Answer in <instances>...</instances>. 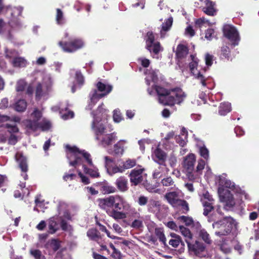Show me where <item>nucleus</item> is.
<instances>
[{"label":"nucleus","instance_id":"obj_11","mask_svg":"<svg viewBox=\"0 0 259 259\" xmlns=\"http://www.w3.org/2000/svg\"><path fill=\"white\" fill-rule=\"evenodd\" d=\"M53 81L50 74H46L43 77L42 83H38L35 91L36 98L39 100L46 98L51 91Z\"/></svg>","mask_w":259,"mask_h":259},{"label":"nucleus","instance_id":"obj_15","mask_svg":"<svg viewBox=\"0 0 259 259\" xmlns=\"http://www.w3.org/2000/svg\"><path fill=\"white\" fill-rule=\"evenodd\" d=\"M146 48L151 53L157 54L162 50L160 43L155 41L154 36L152 32H148L146 38Z\"/></svg>","mask_w":259,"mask_h":259},{"label":"nucleus","instance_id":"obj_55","mask_svg":"<svg viewBox=\"0 0 259 259\" xmlns=\"http://www.w3.org/2000/svg\"><path fill=\"white\" fill-rule=\"evenodd\" d=\"M199 153L200 155L204 159H207L209 157L208 150L204 146H201L199 148Z\"/></svg>","mask_w":259,"mask_h":259},{"label":"nucleus","instance_id":"obj_53","mask_svg":"<svg viewBox=\"0 0 259 259\" xmlns=\"http://www.w3.org/2000/svg\"><path fill=\"white\" fill-rule=\"evenodd\" d=\"M6 57L8 59H14L16 58L17 55V53L13 50L5 49Z\"/></svg>","mask_w":259,"mask_h":259},{"label":"nucleus","instance_id":"obj_61","mask_svg":"<svg viewBox=\"0 0 259 259\" xmlns=\"http://www.w3.org/2000/svg\"><path fill=\"white\" fill-rule=\"evenodd\" d=\"M168 161L171 167L175 166L177 162L176 156L173 154H170L168 157Z\"/></svg>","mask_w":259,"mask_h":259},{"label":"nucleus","instance_id":"obj_30","mask_svg":"<svg viewBox=\"0 0 259 259\" xmlns=\"http://www.w3.org/2000/svg\"><path fill=\"white\" fill-rule=\"evenodd\" d=\"M173 22V19L171 17L168 18L162 24L161 30H160V35L161 37L165 36V32L168 31L171 28Z\"/></svg>","mask_w":259,"mask_h":259},{"label":"nucleus","instance_id":"obj_62","mask_svg":"<svg viewBox=\"0 0 259 259\" xmlns=\"http://www.w3.org/2000/svg\"><path fill=\"white\" fill-rule=\"evenodd\" d=\"M78 176L81 179V181L85 185H87L90 183V180L88 177L84 176L81 171H78Z\"/></svg>","mask_w":259,"mask_h":259},{"label":"nucleus","instance_id":"obj_41","mask_svg":"<svg viewBox=\"0 0 259 259\" xmlns=\"http://www.w3.org/2000/svg\"><path fill=\"white\" fill-rule=\"evenodd\" d=\"M87 236L91 240L98 241L100 239V233L95 229H91L87 232Z\"/></svg>","mask_w":259,"mask_h":259},{"label":"nucleus","instance_id":"obj_64","mask_svg":"<svg viewBox=\"0 0 259 259\" xmlns=\"http://www.w3.org/2000/svg\"><path fill=\"white\" fill-rule=\"evenodd\" d=\"M213 33L214 30L213 29H208L205 33V38L209 40H211L213 37L212 34Z\"/></svg>","mask_w":259,"mask_h":259},{"label":"nucleus","instance_id":"obj_32","mask_svg":"<svg viewBox=\"0 0 259 259\" xmlns=\"http://www.w3.org/2000/svg\"><path fill=\"white\" fill-rule=\"evenodd\" d=\"M188 53V49L187 47L183 45H179L177 48L176 55L180 59L185 58Z\"/></svg>","mask_w":259,"mask_h":259},{"label":"nucleus","instance_id":"obj_57","mask_svg":"<svg viewBox=\"0 0 259 259\" xmlns=\"http://www.w3.org/2000/svg\"><path fill=\"white\" fill-rule=\"evenodd\" d=\"M30 253L35 259H45L44 256L39 250L32 249L30 250Z\"/></svg>","mask_w":259,"mask_h":259},{"label":"nucleus","instance_id":"obj_3","mask_svg":"<svg viewBox=\"0 0 259 259\" xmlns=\"http://www.w3.org/2000/svg\"><path fill=\"white\" fill-rule=\"evenodd\" d=\"M226 175L223 174L219 177L218 194L220 201L224 203V208L229 210L235 205V201L233 195L228 190L225 188L234 190L235 188L234 183L227 179Z\"/></svg>","mask_w":259,"mask_h":259},{"label":"nucleus","instance_id":"obj_19","mask_svg":"<svg viewBox=\"0 0 259 259\" xmlns=\"http://www.w3.org/2000/svg\"><path fill=\"white\" fill-rule=\"evenodd\" d=\"M144 170V169L142 168L132 170L130 175L131 182L137 185L144 182L146 177V175L143 173Z\"/></svg>","mask_w":259,"mask_h":259},{"label":"nucleus","instance_id":"obj_17","mask_svg":"<svg viewBox=\"0 0 259 259\" xmlns=\"http://www.w3.org/2000/svg\"><path fill=\"white\" fill-rule=\"evenodd\" d=\"M224 35L228 38L234 46L237 45L239 40L238 32L236 28L230 25H226L224 27Z\"/></svg>","mask_w":259,"mask_h":259},{"label":"nucleus","instance_id":"obj_29","mask_svg":"<svg viewBox=\"0 0 259 259\" xmlns=\"http://www.w3.org/2000/svg\"><path fill=\"white\" fill-rule=\"evenodd\" d=\"M57 218L53 217L50 219L49 222V229L50 233H54L56 231L59 230L60 227H61V223L60 225L57 223ZM59 221L61 222L60 219Z\"/></svg>","mask_w":259,"mask_h":259},{"label":"nucleus","instance_id":"obj_33","mask_svg":"<svg viewBox=\"0 0 259 259\" xmlns=\"http://www.w3.org/2000/svg\"><path fill=\"white\" fill-rule=\"evenodd\" d=\"M147 77H146V82L147 85H150V81H152L155 82L157 79V72L155 70H146L145 71Z\"/></svg>","mask_w":259,"mask_h":259},{"label":"nucleus","instance_id":"obj_12","mask_svg":"<svg viewBox=\"0 0 259 259\" xmlns=\"http://www.w3.org/2000/svg\"><path fill=\"white\" fill-rule=\"evenodd\" d=\"M187 246L190 254L199 257L208 256L205 245L200 241L193 239L190 242H188Z\"/></svg>","mask_w":259,"mask_h":259},{"label":"nucleus","instance_id":"obj_63","mask_svg":"<svg viewBox=\"0 0 259 259\" xmlns=\"http://www.w3.org/2000/svg\"><path fill=\"white\" fill-rule=\"evenodd\" d=\"M148 198L144 196H140L138 200V203L140 205H145L148 202Z\"/></svg>","mask_w":259,"mask_h":259},{"label":"nucleus","instance_id":"obj_36","mask_svg":"<svg viewBox=\"0 0 259 259\" xmlns=\"http://www.w3.org/2000/svg\"><path fill=\"white\" fill-rule=\"evenodd\" d=\"M179 228L182 235L185 237V241L188 244V242H189L193 239L192 233L189 229L183 226H180Z\"/></svg>","mask_w":259,"mask_h":259},{"label":"nucleus","instance_id":"obj_39","mask_svg":"<svg viewBox=\"0 0 259 259\" xmlns=\"http://www.w3.org/2000/svg\"><path fill=\"white\" fill-rule=\"evenodd\" d=\"M59 109H60L61 111V113L62 114V118L64 119H69V118H72L74 116V113L72 112V111H68L67 113H63L62 112L63 111L64 109H65V110H67V108H63V107H57V106H56V107H53L52 108V110L53 111H58Z\"/></svg>","mask_w":259,"mask_h":259},{"label":"nucleus","instance_id":"obj_45","mask_svg":"<svg viewBox=\"0 0 259 259\" xmlns=\"http://www.w3.org/2000/svg\"><path fill=\"white\" fill-rule=\"evenodd\" d=\"M27 107V103L24 100H19L15 105V109L18 112L24 111Z\"/></svg>","mask_w":259,"mask_h":259},{"label":"nucleus","instance_id":"obj_25","mask_svg":"<svg viewBox=\"0 0 259 259\" xmlns=\"http://www.w3.org/2000/svg\"><path fill=\"white\" fill-rule=\"evenodd\" d=\"M157 168H155L153 173V177L154 179H160L163 176L167 174L168 169L165 163L159 164Z\"/></svg>","mask_w":259,"mask_h":259},{"label":"nucleus","instance_id":"obj_49","mask_svg":"<svg viewBox=\"0 0 259 259\" xmlns=\"http://www.w3.org/2000/svg\"><path fill=\"white\" fill-rule=\"evenodd\" d=\"M136 164V161L135 159H128L125 161L123 162L122 167L124 170L126 169L132 168Z\"/></svg>","mask_w":259,"mask_h":259},{"label":"nucleus","instance_id":"obj_50","mask_svg":"<svg viewBox=\"0 0 259 259\" xmlns=\"http://www.w3.org/2000/svg\"><path fill=\"white\" fill-rule=\"evenodd\" d=\"M101 190L105 194L114 193L116 192V189L113 186L105 184L101 187Z\"/></svg>","mask_w":259,"mask_h":259},{"label":"nucleus","instance_id":"obj_18","mask_svg":"<svg viewBox=\"0 0 259 259\" xmlns=\"http://www.w3.org/2000/svg\"><path fill=\"white\" fill-rule=\"evenodd\" d=\"M59 45L62 48L64 51L66 52H73L81 48L83 43L81 40L75 39L69 42H63L61 41L59 42Z\"/></svg>","mask_w":259,"mask_h":259},{"label":"nucleus","instance_id":"obj_34","mask_svg":"<svg viewBox=\"0 0 259 259\" xmlns=\"http://www.w3.org/2000/svg\"><path fill=\"white\" fill-rule=\"evenodd\" d=\"M154 89L156 91V93H157V94L158 95L159 102L160 104H162V102H161V101L160 100V98L162 97H165V98H164V101L165 100V101H166V100L167 99V97L168 96V94L169 91H167V90H165V89H164L161 87H159V86H155Z\"/></svg>","mask_w":259,"mask_h":259},{"label":"nucleus","instance_id":"obj_37","mask_svg":"<svg viewBox=\"0 0 259 259\" xmlns=\"http://www.w3.org/2000/svg\"><path fill=\"white\" fill-rule=\"evenodd\" d=\"M170 236L172 238L169 241V244L172 247L176 248L179 245L180 243L184 245L179 235L175 233H171Z\"/></svg>","mask_w":259,"mask_h":259},{"label":"nucleus","instance_id":"obj_1","mask_svg":"<svg viewBox=\"0 0 259 259\" xmlns=\"http://www.w3.org/2000/svg\"><path fill=\"white\" fill-rule=\"evenodd\" d=\"M67 157L69 165L76 167L82 165L83 171L91 177L96 178L100 176L98 169L94 165L91 155L84 150L80 151L76 147L66 146Z\"/></svg>","mask_w":259,"mask_h":259},{"label":"nucleus","instance_id":"obj_4","mask_svg":"<svg viewBox=\"0 0 259 259\" xmlns=\"http://www.w3.org/2000/svg\"><path fill=\"white\" fill-rule=\"evenodd\" d=\"M24 124L27 130L35 131L38 129L42 131L48 130L51 127V123L42 117V114L37 109H35L30 114V119L26 120Z\"/></svg>","mask_w":259,"mask_h":259},{"label":"nucleus","instance_id":"obj_27","mask_svg":"<svg viewBox=\"0 0 259 259\" xmlns=\"http://www.w3.org/2000/svg\"><path fill=\"white\" fill-rule=\"evenodd\" d=\"M127 179L124 177H120L116 180L115 185L121 192H124L127 190Z\"/></svg>","mask_w":259,"mask_h":259},{"label":"nucleus","instance_id":"obj_2","mask_svg":"<svg viewBox=\"0 0 259 259\" xmlns=\"http://www.w3.org/2000/svg\"><path fill=\"white\" fill-rule=\"evenodd\" d=\"M103 109L99 107L97 113L94 114V120L92 128L96 138L101 142L104 146L111 144L112 142L116 139V134L114 133L108 134L107 122L106 119V114L102 111Z\"/></svg>","mask_w":259,"mask_h":259},{"label":"nucleus","instance_id":"obj_31","mask_svg":"<svg viewBox=\"0 0 259 259\" xmlns=\"http://www.w3.org/2000/svg\"><path fill=\"white\" fill-rule=\"evenodd\" d=\"M205 165V161L202 159L199 160L196 170L194 169L193 176L194 180H196L202 174V170L204 169Z\"/></svg>","mask_w":259,"mask_h":259},{"label":"nucleus","instance_id":"obj_58","mask_svg":"<svg viewBox=\"0 0 259 259\" xmlns=\"http://www.w3.org/2000/svg\"><path fill=\"white\" fill-rule=\"evenodd\" d=\"M213 56L209 54H206L205 55V62L207 68L211 66L212 64Z\"/></svg>","mask_w":259,"mask_h":259},{"label":"nucleus","instance_id":"obj_43","mask_svg":"<svg viewBox=\"0 0 259 259\" xmlns=\"http://www.w3.org/2000/svg\"><path fill=\"white\" fill-rule=\"evenodd\" d=\"M12 63L14 67H23L26 66V61L23 58L16 57L13 59Z\"/></svg>","mask_w":259,"mask_h":259},{"label":"nucleus","instance_id":"obj_22","mask_svg":"<svg viewBox=\"0 0 259 259\" xmlns=\"http://www.w3.org/2000/svg\"><path fill=\"white\" fill-rule=\"evenodd\" d=\"M0 127H3L7 129V131L11 134L8 139V143L11 145H15L18 141L17 137L14 134L18 132V128L15 124H10L8 123H2L0 125Z\"/></svg>","mask_w":259,"mask_h":259},{"label":"nucleus","instance_id":"obj_9","mask_svg":"<svg viewBox=\"0 0 259 259\" xmlns=\"http://www.w3.org/2000/svg\"><path fill=\"white\" fill-rule=\"evenodd\" d=\"M185 97L186 95L182 89L176 88L169 91L166 101H164V97H161L160 100L163 105L172 106L175 104H180Z\"/></svg>","mask_w":259,"mask_h":259},{"label":"nucleus","instance_id":"obj_40","mask_svg":"<svg viewBox=\"0 0 259 259\" xmlns=\"http://www.w3.org/2000/svg\"><path fill=\"white\" fill-rule=\"evenodd\" d=\"M199 237L201 238L206 243L210 244L211 243V240L209 234L204 229H200L198 231Z\"/></svg>","mask_w":259,"mask_h":259},{"label":"nucleus","instance_id":"obj_56","mask_svg":"<svg viewBox=\"0 0 259 259\" xmlns=\"http://www.w3.org/2000/svg\"><path fill=\"white\" fill-rule=\"evenodd\" d=\"M113 120L116 122H119L122 119L121 113L118 109H115L113 111Z\"/></svg>","mask_w":259,"mask_h":259},{"label":"nucleus","instance_id":"obj_54","mask_svg":"<svg viewBox=\"0 0 259 259\" xmlns=\"http://www.w3.org/2000/svg\"><path fill=\"white\" fill-rule=\"evenodd\" d=\"M56 21L58 24H62L64 23L63 13L59 9H57Z\"/></svg>","mask_w":259,"mask_h":259},{"label":"nucleus","instance_id":"obj_21","mask_svg":"<svg viewBox=\"0 0 259 259\" xmlns=\"http://www.w3.org/2000/svg\"><path fill=\"white\" fill-rule=\"evenodd\" d=\"M115 198L118 200L114 203V208L116 209L125 211L129 213L134 207L126 201L122 197L119 195H115Z\"/></svg>","mask_w":259,"mask_h":259},{"label":"nucleus","instance_id":"obj_13","mask_svg":"<svg viewBox=\"0 0 259 259\" xmlns=\"http://www.w3.org/2000/svg\"><path fill=\"white\" fill-rule=\"evenodd\" d=\"M195 161L196 158L194 154H189L184 157L183 162V170L186 174L188 178L191 181L194 180L192 174L194 169Z\"/></svg>","mask_w":259,"mask_h":259},{"label":"nucleus","instance_id":"obj_20","mask_svg":"<svg viewBox=\"0 0 259 259\" xmlns=\"http://www.w3.org/2000/svg\"><path fill=\"white\" fill-rule=\"evenodd\" d=\"M118 201L117 199L115 198V195L110 196L105 198L99 199V205L108 213L109 210L114 208V203L117 202Z\"/></svg>","mask_w":259,"mask_h":259},{"label":"nucleus","instance_id":"obj_35","mask_svg":"<svg viewBox=\"0 0 259 259\" xmlns=\"http://www.w3.org/2000/svg\"><path fill=\"white\" fill-rule=\"evenodd\" d=\"M126 143L125 140H120L114 145L113 153L116 155H122L124 152V144Z\"/></svg>","mask_w":259,"mask_h":259},{"label":"nucleus","instance_id":"obj_42","mask_svg":"<svg viewBox=\"0 0 259 259\" xmlns=\"http://www.w3.org/2000/svg\"><path fill=\"white\" fill-rule=\"evenodd\" d=\"M161 184L163 187L168 188H172L175 186V182L170 177L163 178L161 181Z\"/></svg>","mask_w":259,"mask_h":259},{"label":"nucleus","instance_id":"obj_44","mask_svg":"<svg viewBox=\"0 0 259 259\" xmlns=\"http://www.w3.org/2000/svg\"><path fill=\"white\" fill-rule=\"evenodd\" d=\"M107 172L110 175L112 176L117 172L122 173L124 171V168L122 166H114L111 167L110 166L106 167Z\"/></svg>","mask_w":259,"mask_h":259},{"label":"nucleus","instance_id":"obj_46","mask_svg":"<svg viewBox=\"0 0 259 259\" xmlns=\"http://www.w3.org/2000/svg\"><path fill=\"white\" fill-rule=\"evenodd\" d=\"M229 240H222L220 244V249L222 252L225 254L229 253L231 252V249L229 245Z\"/></svg>","mask_w":259,"mask_h":259},{"label":"nucleus","instance_id":"obj_23","mask_svg":"<svg viewBox=\"0 0 259 259\" xmlns=\"http://www.w3.org/2000/svg\"><path fill=\"white\" fill-rule=\"evenodd\" d=\"M15 158L18 162L22 171L23 172L22 174V176L24 178V179L26 180L27 179V175L26 174V172L28 170L26 159L23 155L22 153L20 152H17L16 154Z\"/></svg>","mask_w":259,"mask_h":259},{"label":"nucleus","instance_id":"obj_26","mask_svg":"<svg viewBox=\"0 0 259 259\" xmlns=\"http://www.w3.org/2000/svg\"><path fill=\"white\" fill-rule=\"evenodd\" d=\"M152 157L154 161L159 164H162L165 162L166 154L162 150L157 148L154 150Z\"/></svg>","mask_w":259,"mask_h":259},{"label":"nucleus","instance_id":"obj_7","mask_svg":"<svg viewBox=\"0 0 259 259\" xmlns=\"http://www.w3.org/2000/svg\"><path fill=\"white\" fill-rule=\"evenodd\" d=\"M236 225L235 221L229 217L214 222L212 224V227L215 229V234L218 236H222L228 235Z\"/></svg>","mask_w":259,"mask_h":259},{"label":"nucleus","instance_id":"obj_48","mask_svg":"<svg viewBox=\"0 0 259 259\" xmlns=\"http://www.w3.org/2000/svg\"><path fill=\"white\" fill-rule=\"evenodd\" d=\"M155 234L164 245L166 244V238L164 235L163 230L161 228H156L155 229Z\"/></svg>","mask_w":259,"mask_h":259},{"label":"nucleus","instance_id":"obj_8","mask_svg":"<svg viewBox=\"0 0 259 259\" xmlns=\"http://www.w3.org/2000/svg\"><path fill=\"white\" fill-rule=\"evenodd\" d=\"M182 192L178 189H175L174 191L166 193L164 195V198L172 206H181L183 209L188 210V204L186 201L182 199Z\"/></svg>","mask_w":259,"mask_h":259},{"label":"nucleus","instance_id":"obj_6","mask_svg":"<svg viewBox=\"0 0 259 259\" xmlns=\"http://www.w3.org/2000/svg\"><path fill=\"white\" fill-rule=\"evenodd\" d=\"M71 206L64 201H59L58 205V211L59 219L61 221V228L65 231L70 233L73 232L72 227L67 223L65 220H71L72 216L70 213Z\"/></svg>","mask_w":259,"mask_h":259},{"label":"nucleus","instance_id":"obj_28","mask_svg":"<svg viewBox=\"0 0 259 259\" xmlns=\"http://www.w3.org/2000/svg\"><path fill=\"white\" fill-rule=\"evenodd\" d=\"M108 214L115 220L123 219L128 216V213L126 212L117 210L115 208L109 210Z\"/></svg>","mask_w":259,"mask_h":259},{"label":"nucleus","instance_id":"obj_24","mask_svg":"<svg viewBox=\"0 0 259 259\" xmlns=\"http://www.w3.org/2000/svg\"><path fill=\"white\" fill-rule=\"evenodd\" d=\"M204 6H203L202 11L207 15L213 16L216 15L217 10L215 8V3L210 0H204Z\"/></svg>","mask_w":259,"mask_h":259},{"label":"nucleus","instance_id":"obj_59","mask_svg":"<svg viewBox=\"0 0 259 259\" xmlns=\"http://www.w3.org/2000/svg\"><path fill=\"white\" fill-rule=\"evenodd\" d=\"M74 169L70 170L68 173H66L63 176L64 181H67L69 180H73L76 177V175L73 173Z\"/></svg>","mask_w":259,"mask_h":259},{"label":"nucleus","instance_id":"obj_10","mask_svg":"<svg viewBox=\"0 0 259 259\" xmlns=\"http://www.w3.org/2000/svg\"><path fill=\"white\" fill-rule=\"evenodd\" d=\"M190 58L191 62L189 63V68L191 72L203 86H206L209 83L210 78L205 77L198 69L200 67L198 65V59L193 55H191Z\"/></svg>","mask_w":259,"mask_h":259},{"label":"nucleus","instance_id":"obj_14","mask_svg":"<svg viewBox=\"0 0 259 259\" xmlns=\"http://www.w3.org/2000/svg\"><path fill=\"white\" fill-rule=\"evenodd\" d=\"M132 221L130 226L135 229H140L143 227L144 217L134 208L129 213L128 216Z\"/></svg>","mask_w":259,"mask_h":259},{"label":"nucleus","instance_id":"obj_16","mask_svg":"<svg viewBox=\"0 0 259 259\" xmlns=\"http://www.w3.org/2000/svg\"><path fill=\"white\" fill-rule=\"evenodd\" d=\"M200 200L204 207L203 214L207 216L214 209V199L206 192L201 197Z\"/></svg>","mask_w":259,"mask_h":259},{"label":"nucleus","instance_id":"obj_5","mask_svg":"<svg viewBox=\"0 0 259 259\" xmlns=\"http://www.w3.org/2000/svg\"><path fill=\"white\" fill-rule=\"evenodd\" d=\"M97 89L92 91L89 95L90 102L87 109L91 110L98 100L108 95L112 90V87L99 81L96 85Z\"/></svg>","mask_w":259,"mask_h":259},{"label":"nucleus","instance_id":"obj_51","mask_svg":"<svg viewBox=\"0 0 259 259\" xmlns=\"http://www.w3.org/2000/svg\"><path fill=\"white\" fill-rule=\"evenodd\" d=\"M26 87V81L23 79H20L17 82L16 89L17 92H22L25 90Z\"/></svg>","mask_w":259,"mask_h":259},{"label":"nucleus","instance_id":"obj_52","mask_svg":"<svg viewBox=\"0 0 259 259\" xmlns=\"http://www.w3.org/2000/svg\"><path fill=\"white\" fill-rule=\"evenodd\" d=\"M75 80L80 87L84 83V78L79 71H77L75 73Z\"/></svg>","mask_w":259,"mask_h":259},{"label":"nucleus","instance_id":"obj_47","mask_svg":"<svg viewBox=\"0 0 259 259\" xmlns=\"http://www.w3.org/2000/svg\"><path fill=\"white\" fill-rule=\"evenodd\" d=\"M196 26L199 28H202L203 26L207 27L208 26H210L211 23L209 22L208 20L205 19L204 18H201L197 19L195 21Z\"/></svg>","mask_w":259,"mask_h":259},{"label":"nucleus","instance_id":"obj_38","mask_svg":"<svg viewBox=\"0 0 259 259\" xmlns=\"http://www.w3.org/2000/svg\"><path fill=\"white\" fill-rule=\"evenodd\" d=\"M231 110V104L228 102L221 103L219 107V113L221 115H225Z\"/></svg>","mask_w":259,"mask_h":259},{"label":"nucleus","instance_id":"obj_60","mask_svg":"<svg viewBox=\"0 0 259 259\" xmlns=\"http://www.w3.org/2000/svg\"><path fill=\"white\" fill-rule=\"evenodd\" d=\"M179 220L182 222L185 223L187 226L191 225L193 222L192 218L186 216H182L180 217Z\"/></svg>","mask_w":259,"mask_h":259}]
</instances>
